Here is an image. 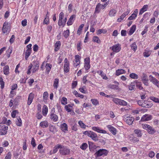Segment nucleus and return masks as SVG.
Wrapping results in <instances>:
<instances>
[{"mask_svg":"<svg viewBox=\"0 0 159 159\" xmlns=\"http://www.w3.org/2000/svg\"><path fill=\"white\" fill-rule=\"evenodd\" d=\"M83 134L85 135H87L95 141H96L98 140L97 134L93 131H86L83 132Z\"/></svg>","mask_w":159,"mask_h":159,"instance_id":"nucleus-1","label":"nucleus"},{"mask_svg":"<svg viewBox=\"0 0 159 159\" xmlns=\"http://www.w3.org/2000/svg\"><path fill=\"white\" fill-rule=\"evenodd\" d=\"M109 151L107 150L104 149H100L94 154L96 159H98V157L101 156H105L107 155Z\"/></svg>","mask_w":159,"mask_h":159,"instance_id":"nucleus-2","label":"nucleus"},{"mask_svg":"<svg viewBox=\"0 0 159 159\" xmlns=\"http://www.w3.org/2000/svg\"><path fill=\"white\" fill-rule=\"evenodd\" d=\"M10 29V25L7 21L4 22L2 29V31L4 34H7L9 32Z\"/></svg>","mask_w":159,"mask_h":159,"instance_id":"nucleus-3","label":"nucleus"},{"mask_svg":"<svg viewBox=\"0 0 159 159\" xmlns=\"http://www.w3.org/2000/svg\"><path fill=\"white\" fill-rule=\"evenodd\" d=\"M109 48L112 51L117 53L119 52L121 50V45L118 43L110 47Z\"/></svg>","mask_w":159,"mask_h":159,"instance_id":"nucleus-4","label":"nucleus"},{"mask_svg":"<svg viewBox=\"0 0 159 159\" xmlns=\"http://www.w3.org/2000/svg\"><path fill=\"white\" fill-rule=\"evenodd\" d=\"M61 148L59 150V152L60 154L62 155H68L70 153V149L67 148L66 147L62 145Z\"/></svg>","mask_w":159,"mask_h":159,"instance_id":"nucleus-5","label":"nucleus"},{"mask_svg":"<svg viewBox=\"0 0 159 159\" xmlns=\"http://www.w3.org/2000/svg\"><path fill=\"white\" fill-rule=\"evenodd\" d=\"M84 67L86 71H88L91 67L90 59L89 57H86L84 59ZM88 72V71H87Z\"/></svg>","mask_w":159,"mask_h":159,"instance_id":"nucleus-6","label":"nucleus"},{"mask_svg":"<svg viewBox=\"0 0 159 159\" xmlns=\"http://www.w3.org/2000/svg\"><path fill=\"white\" fill-rule=\"evenodd\" d=\"M55 111L54 108H52L51 110L50 118L53 121L57 122L58 120V117L57 115L54 114Z\"/></svg>","mask_w":159,"mask_h":159,"instance_id":"nucleus-7","label":"nucleus"},{"mask_svg":"<svg viewBox=\"0 0 159 159\" xmlns=\"http://www.w3.org/2000/svg\"><path fill=\"white\" fill-rule=\"evenodd\" d=\"M64 71L65 73H68L70 70V62L67 58H66L64 60Z\"/></svg>","mask_w":159,"mask_h":159,"instance_id":"nucleus-8","label":"nucleus"},{"mask_svg":"<svg viewBox=\"0 0 159 159\" xmlns=\"http://www.w3.org/2000/svg\"><path fill=\"white\" fill-rule=\"evenodd\" d=\"M75 60L73 62V65L75 67H77L80 64V60L81 57L79 55H76L75 56Z\"/></svg>","mask_w":159,"mask_h":159,"instance_id":"nucleus-9","label":"nucleus"},{"mask_svg":"<svg viewBox=\"0 0 159 159\" xmlns=\"http://www.w3.org/2000/svg\"><path fill=\"white\" fill-rule=\"evenodd\" d=\"M149 77L150 81L158 88H159V81L151 75H150Z\"/></svg>","mask_w":159,"mask_h":159,"instance_id":"nucleus-10","label":"nucleus"},{"mask_svg":"<svg viewBox=\"0 0 159 159\" xmlns=\"http://www.w3.org/2000/svg\"><path fill=\"white\" fill-rule=\"evenodd\" d=\"M8 127L5 125H2L0 126V135H4L7 133Z\"/></svg>","mask_w":159,"mask_h":159,"instance_id":"nucleus-11","label":"nucleus"},{"mask_svg":"<svg viewBox=\"0 0 159 159\" xmlns=\"http://www.w3.org/2000/svg\"><path fill=\"white\" fill-rule=\"evenodd\" d=\"M92 129L98 133L106 134L107 133L106 131L102 129L101 128L98 126H93L92 128Z\"/></svg>","mask_w":159,"mask_h":159,"instance_id":"nucleus-12","label":"nucleus"},{"mask_svg":"<svg viewBox=\"0 0 159 159\" xmlns=\"http://www.w3.org/2000/svg\"><path fill=\"white\" fill-rule=\"evenodd\" d=\"M62 147V145L60 144H57L53 148V150H51L49 152V154L50 155H52L53 154L56 153L59 149H60V148H61Z\"/></svg>","mask_w":159,"mask_h":159,"instance_id":"nucleus-13","label":"nucleus"},{"mask_svg":"<svg viewBox=\"0 0 159 159\" xmlns=\"http://www.w3.org/2000/svg\"><path fill=\"white\" fill-rule=\"evenodd\" d=\"M152 118L151 115L146 114L142 116L140 120L142 121H148L151 120Z\"/></svg>","mask_w":159,"mask_h":159,"instance_id":"nucleus-14","label":"nucleus"},{"mask_svg":"<svg viewBox=\"0 0 159 159\" xmlns=\"http://www.w3.org/2000/svg\"><path fill=\"white\" fill-rule=\"evenodd\" d=\"M76 18V15L75 14L72 15L69 18L67 22V24L68 26L72 25Z\"/></svg>","mask_w":159,"mask_h":159,"instance_id":"nucleus-15","label":"nucleus"},{"mask_svg":"<svg viewBox=\"0 0 159 159\" xmlns=\"http://www.w3.org/2000/svg\"><path fill=\"white\" fill-rule=\"evenodd\" d=\"M34 98V94L33 93H30L28 96L27 104L28 105H30L33 102Z\"/></svg>","mask_w":159,"mask_h":159,"instance_id":"nucleus-16","label":"nucleus"},{"mask_svg":"<svg viewBox=\"0 0 159 159\" xmlns=\"http://www.w3.org/2000/svg\"><path fill=\"white\" fill-rule=\"evenodd\" d=\"M125 120L127 124L130 125L132 124L134 120V118L132 116H127L125 118Z\"/></svg>","mask_w":159,"mask_h":159,"instance_id":"nucleus-17","label":"nucleus"},{"mask_svg":"<svg viewBox=\"0 0 159 159\" xmlns=\"http://www.w3.org/2000/svg\"><path fill=\"white\" fill-rule=\"evenodd\" d=\"M152 52V50H149L148 48H146L144 50V51L143 53V56L146 57H148L151 55Z\"/></svg>","mask_w":159,"mask_h":159,"instance_id":"nucleus-18","label":"nucleus"},{"mask_svg":"<svg viewBox=\"0 0 159 159\" xmlns=\"http://www.w3.org/2000/svg\"><path fill=\"white\" fill-rule=\"evenodd\" d=\"M153 104L151 101H144V105L143 107L149 108L151 107Z\"/></svg>","mask_w":159,"mask_h":159,"instance_id":"nucleus-19","label":"nucleus"},{"mask_svg":"<svg viewBox=\"0 0 159 159\" xmlns=\"http://www.w3.org/2000/svg\"><path fill=\"white\" fill-rule=\"evenodd\" d=\"M130 12V10H128L127 11L124 13L120 17L117 19V21L118 22H121L124 18L128 15Z\"/></svg>","mask_w":159,"mask_h":159,"instance_id":"nucleus-20","label":"nucleus"},{"mask_svg":"<svg viewBox=\"0 0 159 159\" xmlns=\"http://www.w3.org/2000/svg\"><path fill=\"white\" fill-rule=\"evenodd\" d=\"M138 13V9H136L134 11L133 13L128 18V20H131L135 19L137 16Z\"/></svg>","mask_w":159,"mask_h":159,"instance_id":"nucleus-21","label":"nucleus"},{"mask_svg":"<svg viewBox=\"0 0 159 159\" xmlns=\"http://www.w3.org/2000/svg\"><path fill=\"white\" fill-rule=\"evenodd\" d=\"M142 80L145 85L146 86L148 85V79L147 78V75L145 73H143Z\"/></svg>","mask_w":159,"mask_h":159,"instance_id":"nucleus-22","label":"nucleus"},{"mask_svg":"<svg viewBox=\"0 0 159 159\" xmlns=\"http://www.w3.org/2000/svg\"><path fill=\"white\" fill-rule=\"evenodd\" d=\"M107 127L113 134L115 135L116 134V129L115 128L111 125H107Z\"/></svg>","mask_w":159,"mask_h":159,"instance_id":"nucleus-23","label":"nucleus"},{"mask_svg":"<svg viewBox=\"0 0 159 159\" xmlns=\"http://www.w3.org/2000/svg\"><path fill=\"white\" fill-rule=\"evenodd\" d=\"M49 123L47 120L43 121L40 122L39 126L42 128H47L49 126Z\"/></svg>","mask_w":159,"mask_h":159,"instance_id":"nucleus-24","label":"nucleus"},{"mask_svg":"<svg viewBox=\"0 0 159 159\" xmlns=\"http://www.w3.org/2000/svg\"><path fill=\"white\" fill-rule=\"evenodd\" d=\"M114 83L115 84H110L109 85V87L111 89H118L119 83L118 82L115 81Z\"/></svg>","mask_w":159,"mask_h":159,"instance_id":"nucleus-25","label":"nucleus"},{"mask_svg":"<svg viewBox=\"0 0 159 159\" xmlns=\"http://www.w3.org/2000/svg\"><path fill=\"white\" fill-rule=\"evenodd\" d=\"M3 74L8 75L10 74V69L9 66L7 65L5 66L3 68Z\"/></svg>","mask_w":159,"mask_h":159,"instance_id":"nucleus-26","label":"nucleus"},{"mask_svg":"<svg viewBox=\"0 0 159 159\" xmlns=\"http://www.w3.org/2000/svg\"><path fill=\"white\" fill-rule=\"evenodd\" d=\"M60 129L62 131L65 133L68 130V126L66 123H63L61 125Z\"/></svg>","mask_w":159,"mask_h":159,"instance_id":"nucleus-27","label":"nucleus"},{"mask_svg":"<svg viewBox=\"0 0 159 159\" xmlns=\"http://www.w3.org/2000/svg\"><path fill=\"white\" fill-rule=\"evenodd\" d=\"M135 81L131 82L128 86V88L130 90H134L135 89Z\"/></svg>","mask_w":159,"mask_h":159,"instance_id":"nucleus-28","label":"nucleus"},{"mask_svg":"<svg viewBox=\"0 0 159 159\" xmlns=\"http://www.w3.org/2000/svg\"><path fill=\"white\" fill-rule=\"evenodd\" d=\"M117 11L114 9L112 8L109 11V15L110 17H113L115 16L116 14L117 13Z\"/></svg>","mask_w":159,"mask_h":159,"instance_id":"nucleus-29","label":"nucleus"},{"mask_svg":"<svg viewBox=\"0 0 159 159\" xmlns=\"http://www.w3.org/2000/svg\"><path fill=\"white\" fill-rule=\"evenodd\" d=\"M148 5H144L143 7L140 9L139 12V15L142 14L144 12L147 11L148 9Z\"/></svg>","mask_w":159,"mask_h":159,"instance_id":"nucleus-30","label":"nucleus"},{"mask_svg":"<svg viewBox=\"0 0 159 159\" xmlns=\"http://www.w3.org/2000/svg\"><path fill=\"white\" fill-rule=\"evenodd\" d=\"M61 46V43L60 41H57L55 44L54 51L56 52L60 48Z\"/></svg>","mask_w":159,"mask_h":159,"instance_id":"nucleus-31","label":"nucleus"},{"mask_svg":"<svg viewBox=\"0 0 159 159\" xmlns=\"http://www.w3.org/2000/svg\"><path fill=\"white\" fill-rule=\"evenodd\" d=\"M126 73V71L122 69H119L117 70L116 71V75L117 76H119L120 75L125 74Z\"/></svg>","mask_w":159,"mask_h":159,"instance_id":"nucleus-32","label":"nucleus"},{"mask_svg":"<svg viewBox=\"0 0 159 159\" xmlns=\"http://www.w3.org/2000/svg\"><path fill=\"white\" fill-rule=\"evenodd\" d=\"M48 112V108L46 105H44L42 109L43 114L44 116H46Z\"/></svg>","mask_w":159,"mask_h":159,"instance_id":"nucleus-33","label":"nucleus"},{"mask_svg":"<svg viewBox=\"0 0 159 159\" xmlns=\"http://www.w3.org/2000/svg\"><path fill=\"white\" fill-rule=\"evenodd\" d=\"M134 133L136 134L138 137H141L142 136V133L141 130L139 129H134Z\"/></svg>","mask_w":159,"mask_h":159,"instance_id":"nucleus-34","label":"nucleus"},{"mask_svg":"<svg viewBox=\"0 0 159 159\" xmlns=\"http://www.w3.org/2000/svg\"><path fill=\"white\" fill-rule=\"evenodd\" d=\"M32 52V50L27 49L25 53V59L27 60Z\"/></svg>","mask_w":159,"mask_h":159,"instance_id":"nucleus-35","label":"nucleus"},{"mask_svg":"<svg viewBox=\"0 0 159 159\" xmlns=\"http://www.w3.org/2000/svg\"><path fill=\"white\" fill-rule=\"evenodd\" d=\"M92 41L94 43H96L98 44L101 43V41L97 36H94L92 39Z\"/></svg>","mask_w":159,"mask_h":159,"instance_id":"nucleus-36","label":"nucleus"},{"mask_svg":"<svg viewBox=\"0 0 159 159\" xmlns=\"http://www.w3.org/2000/svg\"><path fill=\"white\" fill-rule=\"evenodd\" d=\"M16 125L20 127L22 125V122L21 120L20 117H18L17 118L16 120Z\"/></svg>","mask_w":159,"mask_h":159,"instance_id":"nucleus-37","label":"nucleus"},{"mask_svg":"<svg viewBox=\"0 0 159 159\" xmlns=\"http://www.w3.org/2000/svg\"><path fill=\"white\" fill-rule=\"evenodd\" d=\"M39 63H38L37 62L35 63L33 68V73H35L39 70Z\"/></svg>","mask_w":159,"mask_h":159,"instance_id":"nucleus-38","label":"nucleus"},{"mask_svg":"<svg viewBox=\"0 0 159 159\" xmlns=\"http://www.w3.org/2000/svg\"><path fill=\"white\" fill-rule=\"evenodd\" d=\"M84 26V24H81L79 26L77 31V34L79 35H80L81 34Z\"/></svg>","mask_w":159,"mask_h":159,"instance_id":"nucleus-39","label":"nucleus"},{"mask_svg":"<svg viewBox=\"0 0 159 159\" xmlns=\"http://www.w3.org/2000/svg\"><path fill=\"white\" fill-rule=\"evenodd\" d=\"M136 27V26L135 25H134L132 26L129 31V35H131L133 34L135 30Z\"/></svg>","mask_w":159,"mask_h":159,"instance_id":"nucleus-40","label":"nucleus"},{"mask_svg":"<svg viewBox=\"0 0 159 159\" xmlns=\"http://www.w3.org/2000/svg\"><path fill=\"white\" fill-rule=\"evenodd\" d=\"M78 124L81 128L84 129H86V127L88 126H87L86 125H85L83 123V121L81 120H80L78 121Z\"/></svg>","mask_w":159,"mask_h":159,"instance_id":"nucleus-41","label":"nucleus"},{"mask_svg":"<svg viewBox=\"0 0 159 159\" xmlns=\"http://www.w3.org/2000/svg\"><path fill=\"white\" fill-rule=\"evenodd\" d=\"M101 4L100 3H98L96 6L94 13H98L101 11L100 8Z\"/></svg>","mask_w":159,"mask_h":159,"instance_id":"nucleus-42","label":"nucleus"},{"mask_svg":"<svg viewBox=\"0 0 159 159\" xmlns=\"http://www.w3.org/2000/svg\"><path fill=\"white\" fill-rule=\"evenodd\" d=\"M147 131L149 134H154L156 132L155 130L150 125L148 127Z\"/></svg>","mask_w":159,"mask_h":159,"instance_id":"nucleus-43","label":"nucleus"},{"mask_svg":"<svg viewBox=\"0 0 159 159\" xmlns=\"http://www.w3.org/2000/svg\"><path fill=\"white\" fill-rule=\"evenodd\" d=\"M52 67V65L50 63H47L45 66L46 71L48 73L50 71Z\"/></svg>","mask_w":159,"mask_h":159,"instance_id":"nucleus-44","label":"nucleus"},{"mask_svg":"<svg viewBox=\"0 0 159 159\" xmlns=\"http://www.w3.org/2000/svg\"><path fill=\"white\" fill-rule=\"evenodd\" d=\"M136 87L139 90H141L143 89V88L142 86V84L141 82H138V81H135Z\"/></svg>","mask_w":159,"mask_h":159,"instance_id":"nucleus-45","label":"nucleus"},{"mask_svg":"<svg viewBox=\"0 0 159 159\" xmlns=\"http://www.w3.org/2000/svg\"><path fill=\"white\" fill-rule=\"evenodd\" d=\"M90 101L93 105L96 106L99 105L98 101L96 99H91Z\"/></svg>","mask_w":159,"mask_h":159,"instance_id":"nucleus-46","label":"nucleus"},{"mask_svg":"<svg viewBox=\"0 0 159 159\" xmlns=\"http://www.w3.org/2000/svg\"><path fill=\"white\" fill-rule=\"evenodd\" d=\"M70 30L68 29L64 30L63 33V35L66 38H67L70 35Z\"/></svg>","mask_w":159,"mask_h":159,"instance_id":"nucleus-47","label":"nucleus"},{"mask_svg":"<svg viewBox=\"0 0 159 159\" xmlns=\"http://www.w3.org/2000/svg\"><path fill=\"white\" fill-rule=\"evenodd\" d=\"M149 98L155 103H159V99L158 98L154 96H151L149 97Z\"/></svg>","mask_w":159,"mask_h":159,"instance_id":"nucleus-48","label":"nucleus"},{"mask_svg":"<svg viewBox=\"0 0 159 159\" xmlns=\"http://www.w3.org/2000/svg\"><path fill=\"white\" fill-rule=\"evenodd\" d=\"M59 82V80L58 79H54L53 86L55 88L57 89L58 87V85Z\"/></svg>","mask_w":159,"mask_h":159,"instance_id":"nucleus-49","label":"nucleus"},{"mask_svg":"<svg viewBox=\"0 0 159 159\" xmlns=\"http://www.w3.org/2000/svg\"><path fill=\"white\" fill-rule=\"evenodd\" d=\"M49 23V17L47 15H46L45 18L43 21V24L48 25Z\"/></svg>","mask_w":159,"mask_h":159,"instance_id":"nucleus-50","label":"nucleus"},{"mask_svg":"<svg viewBox=\"0 0 159 159\" xmlns=\"http://www.w3.org/2000/svg\"><path fill=\"white\" fill-rule=\"evenodd\" d=\"M129 77L132 79H137L139 78L138 75L134 73H132L129 75Z\"/></svg>","mask_w":159,"mask_h":159,"instance_id":"nucleus-51","label":"nucleus"},{"mask_svg":"<svg viewBox=\"0 0 159 159\" xmlns=\"http://www.w3.org/2000/svg\"><path fill=\"white\" fill-rule=\"evenodd\" d=\"M130 47L134 52H135L137 49V46L135 42H134L130 45Z\"/></svg>","mask_w":159,"mask_h":159,"instance_id":"nucleus-52","label":"nucleus"},{"mask_svg":"<svg viewBox=\"0 0 159 159\" xmlns=\"http://www.w3.org/2000/svg\"><path fill=\"white\" fill-rule=\"evenodd\" d=\"M21 96H16V98L14 99L13 101L14 102V104L16 105H17L18 104L20 100V99H21Z\"/></svg>","mask_w":159,"mask_h":159,"instance_id":"nucleus-53","label":"nucleus"},{"mask_svg":"<svg viewBox=\"0 0 159 159\" xmlns=\"http://www.w3.org/2000/svg\"><path fill=\"white\" fill-rule=\"evenodd\" d=\"M48 93L47 92L45 91L44 92L43 94V101H45L46 100H47L48 99Z\"/></svg>","mask_w":159,"mask_h":159,"instance_id":"nucleus-54","label":"nucleus"},{"mask_svg":"<svg viewBox=\"0 0 159 159\" xmlns=\"http://www.w3.org/2000/svg\"><path fill=\"white\" fill-rule=\"evenodd\" d=\"M12 48H10L8 49V50L6 51L7 53V58L10 57V55L12 53Z\"/></svg>","mask_w":159,"mask_h":159,"instance_id":"nucleus-55","label":"nucleus"},{"mask_svg":"<svg viewBox=\"0 0 159 159\" xmlns=\"http://www.w3.org/2000/svg\"><path fill=\"white\" fill-rule=\"evenodd\" d=\"M0 88L3 89L4 87L5 82L3 81V79L2 77H0Z\"/></svg>","mask_w":159,"mask_h":159,"instance_id":"nucleus-56","label":"nucleus"},{"mask_svg":"<svg viewBox=\"0 0 159 159\" xmlns=\"http://www.w3.org/2000/svg\"><path fill=\"white\" fill-rule=\"evenodd\" d=\"M107 32V31L106 29H99L97 32V34L98 35L102 33L105 34Z\"/></svg>","mask_w":159,"mask_h":159,"instance_id":"nucleus-57","label":"nucleus"},{"mask_svg":"<svg viewBox=\"0 0 159 159\" xmlns=\"http://www.w3.org/2000/svg\"><path fill=\"white\" fill-rule=\"evenodd\" d=\"M71 106L70 104H68L67 105H66L65 106V108L66 111L68 112H69L71 111L72 109L71 108Z\"/></svg>","mask_w":159,"mask_h":159,"instance_id":"nucleus-58","label":"nucleus"},{"mask_svg":"<svg viewBox=\"0 0 159 159\" xmlns=\"http://www.w3.org/2000/svg\"><path fill=\"white\" fill-rule=\"evenodd\" d=\"M49 129L50 131L53 133H55L57 131V129L55 127L52 125L50 126Z\"/></svg>","mask_w":159,"mask_h":159,"instance_id":"nucleus-59","label":"nucleus"},{"mask_svg":"<svg viewBox=\"0 0 159 159\" xmlns=\"http://www.w3.org/2000/svg\"><path fill=\"white\" fill-rule=\"evenodd\" d=\"M61 103L62 105H65L67 103V100L66 98L63 97L61 100Z\"/></svg>","mask_w":159,"mask_h":159,"instance_id":"nucleus-60","label":"nucleus"},{"mask_svg":"<svg viewBox=\"0 0 159 159\" xmlns=\"http://www.w3.org/2000/svg\"><path fill=\"white\" fill-rule=\"evenodd\" d=\"M88 145L87 143H83L80 146V148L83 150H85L88 147Z\"/></svg>","mask_w":159,"mask_h":159,"instance_id":"nucleus-61","label":"nucleus"},{"mask_svg":"<svg viewBox=\"0 0 159 159\" xmlns=\"http://www.w3.org/2000/svg\"><path fill=\"white\" fill-rule=\"evenodd\" d=\"M78 84V82L77 81H72V83L71 84V88L72 89H74L75 88Z\"/></svg>","mask_w":159,"mask_h":159,"instance_id":"nucleus-62","label":"nucleus"},{"mask_svg":"<svg viewBox=\"0 0 159 159\" xmlns=\"http://www.w3.org/2000/svg\"><path fill=\"white\" fill-rule=\"evenodd\" d=\"M19 113L18 111L17 110H14L11 113V116L13 118H15L16 117V114Z\"/></svg>","mask_w":159,"mask_h":159,"instance_id":"nucleus-63","label":"nucleus"},{"mask_svg":"<svg viewBox=\"0 0 159 159\" xmlns=\"http://www.w3.org/2000/svg\"><path fill=\"white\" fill-rule=\"evenodd\" d=\"M120 99L119 98H114L112 99V101L116 104L119 105Z\"/></svg>","mask_w":159,"mask_h":159,"instance_id":"nucleus-64","label":"nucleus"}]
</instances>
